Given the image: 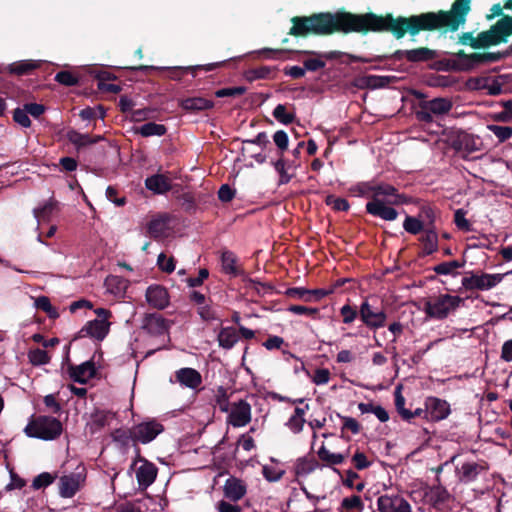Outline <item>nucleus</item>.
<instances>
[{
	"mask_svg": "<svg viewBox=\"0 0 512 512\" xmlns=\"http://www.w3.org/2000/svg\"><path fill=\"white\" fill-rule=\"evenodd\" d=\"M440 15L428 14L422 16H411L409 18L398 17L394 19L375 14L353 15L340 13L335 16L331 14H319L312 17L293 18V26L290 34L294 36H306L308 34H329L335 30L349 31H383L390 30L397 38L405 33L415 35L420 28H431L437 26Z\"/></svg>",
	"mask_w": 512,
	"mask_h": 512,
	"instance_id": "obj_1",
	"label": "nucleus"
},
{
	"mask_svg": "<svg viewBox=\"0 0 512 512\" xmlns=\"http://www.w3.org/2000/svg\"><path fill=\"white\" fill-rule=\"evenodd\" d=\"M360 193L370 198L366 204V211L375 217L385 221H394L398 213L392 207L405 203V197L397 193V190L389 184L362 185Z\"/></svg>",
	"mask_w": 512,
	"mask_h": 512,
	"instance_id": "obj_2",
	"label": "nucleus"
},
{
	"mask_svg": "<svg viewBox=\"0 0 512 512\" xmlns=\"http://www.w3.org/2000/svg\"><path fill=\"white\" fill-rule=\"evenodd\" d=\"M471 1L472 0H456L452 4L450 11H439L434 13V15H440L437 26L431 28H420L419 31L434 30L442 27H446L451 31H456L460 26L464 25L466 16L470 11ZM429 14H433V12H429ZM423 15H428V13H423ZM419 16H422V14Z\"/></svg>",
	"mask_w": 512,
	"mask_h": 512,
	"instance_id": "obj_3",
	"label": "nucleus"
},
{
	"mask_svg": "<svg viewBox=\"0 0 512 512\" xmlns=\"http://www.w3.org/2000/svg\"><path fill=\"white\" fill-rule=\"evenodd\" d=\"M61 422L50 416H39L31 420L25 427V433L29 437L42 440H54L62 433Z\"/></svg>",
	"mask_w": 512,
	"mask_h": 512,
	"instance_id": "obj_4",
	"label": "nucleus"
},
{
	"mask_svg": "<svg viewBox=\"0 0 512 512\" xmlns=\"http://www.w3.org/2000/svg\"><path fill=\"white\" fill-rule=\"evenodd\" d=\"M462 302L459 296L442 294L427 300L424 304V312L430 318L442 320L455 312Z\"/></svg>",
	"mask_w": 512,
	"mask_h": 512,
	"instance_id": "obj_5",
	"label": "nucleus"
},
{
	"mask_svg": "<svg viewBox=\"0 0 512 512\" xmlns=\"http://www.w3.org/2000/svg\"><path fill=\"white\" fill-rule=\"evenodd\" d=\"M510 34H512V17H504L491 29L481 32L476 38H473L470 45L473 48L497 45L505 41Z\"/></svg>",
	"mask_w": 512,
	"mask_h": 512,
	"instance_id": "obj_6",
	"label": "nucleus"
},
{
	"mask_svg": "<svg viewBox=\"0 0 512 512\" xmlns=\"http://www.w3.org/2000/svg\"><path fill=\"white\" fill-rule=\"evenodd\" d=\"M97 318L88 321L78 332V338L89 337L97 341H102L108 335L111 327L109 321L112 317L110 310L105 308H97L94 310Z\"/></svg>",
	"mask_w": 512,
	"mask_h": 512,
	"instance_id": "obj_7",
	"label": "nucleus"
},
{
	"mask_svg": "<svg viewBox=\"0 0 512 512\" xmlns=\"http://www.w3.org/2000/svg\"><path fill=\"white\" fill-rule=\"evenodd\" d=\"M499 52L471 53L458 52L455 54L453 64L461 71H469L484 63L497 62L502 58Z\"/></svg>",
	"mask_w": 512,
	"mask_h": 512,
	"instance_id": "obj_8",
	"label": "nucleus"
},
{
	"mask_svg": "<svg viewBox=\"0 0 512 512\" xmlns=\"http://www.w3.org/2000/svg\"><path fill=\"white\" fill-rule=\"evenodd\" d=\"M87 478V470L85 466L79 465L75 471L65 474L59 478V494L63 498H71L80 491Z\"/></svg>",
	"mask_w": 512,
	"mask_h": 512,
	"instance_id": "obj_9",
	"label": "nucleus"
},
{
	"mask_svg": "<svg viewBox=\"0 0 512 512\" xmlns=\"http://www.w3.org/2000/svg\"><path fill=\"white\" fill-rule=\"evenodd\" d=\"M379 512H411V505L399 493H385L377 498Z\"/></svg>",
	"mask_w": 512,
	"mask_h": 512,
	"instance_id": "obj_10",
	"label": "nucleus"
},
{
	"mask_svg": "<svg viewBox=\"0 0 512 512\" xmlns=\"http://www.w3.org/2000/svg\"><path fill=\"white\" fill-rule=\"evenodd\" d=\"M251 410V405L248 402L234 401L227 411L226 422L235 428L244 427L251 421Z\"/></svg>",
	"mask_w": 512,
	"mask_h": 512,
	"instance_id": "obj_11",
	"label": "nucleus"
},
{
	"mask_svg": "<svg viewBox=\"0 0 512 512\" xmlns=\"http://www.w3.org/2000/svg\"><path fill=\"white\" fill-rule=\"evenodd\" d=\"M164 430L162 424L152 420L132 427L130 437L133 441L147 444L153 441Z\"/></svg>",
	"mask_w": 512,
	"mask_h": 512,
	"instance_id": "obj_12",
	"label": "nucleus"
},
{
	"mask_svg": "<svg viewBox=\"0 0 512 512\" xmlns=\"http://www.w3.org/2000/svg\"><path fill=\"white\" fill-rule=\"evenodd\" d=\"M359 316L361 321L372 330H377L385 326L387 314L383 310H376L368 301L360 305Z\"/></svg>",
	"mask_w": 512,
	"mask_h": 512,
	"instance_id": "obj_13",
	"label": "nucleus"
},
{
	"mask_svg": "<svg viewBox=\"0 0 512 512\" xmlns=\"http://www.w3.org/2000/svg\"><path fill=\"white\" fill-rule=\"evenodd\" d=\"M425 419L429 421H440L450 413L449 404L437 397H428L425 400Z\"/></svg>",
	"mask_w": 512,
	"mask_h": 512,
	"instance_id": "obj_14",
	"label": "nucleus"
},
{
	"mask_svg": "<svg viewBox=\"0 0 512 512\" xmlns=\"http://www.w3.org/2000/svg\"><path fill=\"white\" fill-rule=\"evenodd\" d=\"M170 381L178 383L183 388L197 390L202 384V376L196 369L185 367L177 370L174 373V380Z\"/></svg>",
	"mask_w": 512,
	"mask_h": 512,
	"instance_id": "obj_15",
	"label": "nucleus"
},
{
	"mask_svg": "<svg viewBox=\"0 0 512 512\" xmlns=\"http://www.w3.org/2000/svg\"><path fill=\"white\" fill-rule=\"evenodd\" d=\"M224 496L230 501L237 502L247 493L246 483L236 477H229L223 486Z\"/></svg>",
	"mask_w": 512,
	"mask_h": 512,
	"instance_id": "obj_16",
	"label": "nucleus"
},
{
	"mask_svg": "<svg viewBox=\"0 0 512 512\" xmlns=\"http://www.w3.org/2000/svg\"><path fill=\"white\" fill-rule=\"evenodd\" d=\"M146 300L150 306L156 309H164L169 304L167 290L160 285H151L146 290Z\"/></svg>",
	"mask_w": 512,
	"mask_h": 512,
	"instance_id": "obj_17",
	"label": "nucleus"
},
{
	"mask_svg": "<svg viewBox=\"0 0 512 512\" xmlns=\"http://www.w3.org/2000/svg\"><path fill=\"white\" fill-rule=\"evenodd\" d=\"M128 286L129 281L117 275H109L104 281L106 293L117 299L123 298L125 296Z\"/></svg>",
	"mask_w": 512,
	"mask_h": 512,
	"instance_id": "obj_18",
	"label": "nucleus"
},
{
	"mask_svg": "<svg viewBox=\"0 0 512 512\" xmlns=\"http://www.w3.org/2000/svg\"><path fill=\"white\" fill-rule=\"evenodd\" d=\"M143 329L151 335H164L168 332V322L159 314H148L143 320Z\"/></svg>",
	"mask_w": 512,
	"mask_h": 512,
	"instance_id": "obj_19",
	"label": "nucleus"
},
{
	"mask_svg": "<svg viewBox=\"0 0 512 512\" xmlns=\"http://www.w3.org/2000/svg\"><path fill=\"white\" fill-rule=\"evenodd\" d=\"M396 59H407L410 62H423L435 57V52L429 48L421 47L412 50H398L395 52Z\"/></svg>",
	"mask_w": 512,
	"mask_h": 512,
	"instance_id": "obj_20",
	"label": "nucleus"
},
{
	"mask_svg": "<svg viewBox=\"0 0 512 512\" xmlns=\"http://www.w3.org/2000/svg\"><path fill=\"white\" fill-rule=\"evenodd\" d=\"M169 216L159 215L150 220L147 225V233L154 239L163 238L169 232Z\"/></svg>",
	"mask_w": 512,
	"mask_h": 512,
	"instance_id": "obj_21",
	"label": "nucleus"
},
{
	"mask_svg": "<svg viewBox=\"0 0 512 512\" xmlns=\"http://www.w3.org/2000/svg\"><path fill=\"white\" fill-rule=\"evenodd\" d=\"M95 365L91 361H86L78 366L69 368V375L75 382L87 383L95 375Z\"/></svg>",
	"mask_w": 512,
	"mask_h": 512,
	"instance_id": "obj_22",
	"label": "nucleus"
},
{
	"mask_svg": "<svg viewBox=\"0 0 512 512\" xmlns=\"http://www.w3.org/2000/svg\"><path fill=\"white\" fill-rule=\"evenodd\" d=\"M156 476V466L148 461H142L141 465L136 470L138 484L144 488L150 486L155 481Z\"/></svg>",
	"mask_w": 512,
	"mask_h": 512,
	"instance_id": "obj_23",
	"label": "nucleus"
},
{
	"mask_svg": "<svg viewBox=\"0 0 512 512\" xmlns=\"http://www.w3.org/2000/svg\"><path fill=\"white\" fill-rule=\"evenodd\" d=\"M145 186L155 194H164L171 189V179L164 174H154L146 178Z\"/></svg>",
	"mask_w": 512,
	"mask_h": 512,
	"instance_id": "obj_24",
	"label": "nucleus"
},
{
	"mask_svg": "<svg viewBox=\"0 0 512 512\" xmlns=\"http://www.w3.org/2000/svg\"><path fill=\"white\" fill-rule=\"evenodd\" d=\"M502 280L499 274L475 275L469 279V287L479 290H489L495 287Z\"/></svg>",
	"mask_w": 512,
	"mask_h": 512,
	"instance_id": "obj_25",
	"label": "nucleus"
},
{
	"mask_svg": "<svg viewBox=\"0 0 512 512\" xmlns=\"http://www.w3.org/2000/svg\"><path fill=\"white\" fill-rule=\"evenodd\" d=\"M285 474V469L279 461L271 459L270 463L262 466V475L269 482L279 481Z\"/></svg>",
	"mask_w": 512,
	"mask_h": 512,
	"instance_id": "obj_26",
	"label": "nucleus"
},
{
	"mask_svg": "<svg viewBox=\"0 0 512 512\" xmlns=\"http://www.w3.org/2000/svg\"><path fill=\"white\" fill-rule=\"evenodd\" d=\"M425 107L428 111L432 112L434 116H441L447 114L452 109V102L447 98H434L425 101Z\"/></svg>",
	"mask_w": 512,
	"mask_h": 512,
	"instance_id": "obj_27",
	"label": "nucleus"
},
{
	"mask_svg": "<svg viewBox=\"0 0 512 512\" xmlns=\"http://www.w3.org/2000/svg\"><path fill=\"white\" fill-rule=\"evenodd\" d=\"M305 409L296 407L289 417L285 426L294 434H298L303 430L305 424Z\"/></svg>",
	"mask_w": 512,
	"mask_h": 512,
	"instance_id": "obj_28",
	"label": "nucleus"
},
{
	"mask_svg": "<svg viewBox=\"0 0 512 512\" xmlns=\"http://www.w3.org/2000/svg\"><path fill=\"white\" fill-rule=\"evenodd\" d=\"M212 100L203 97H192L181 101V107L188 111H202L213 107Z\"/></svg>",
	"mask_w": 512,
	"mask_h": 512,
	"instance_id": "obj_29",
	"label": "nucleus"
},
{
	"mask_svg": "<svg viewBox=\"0 0 512 512\" xmlns=\"http://www.w3.org/2000/svg\"><path fill=\"white\" fill-rule=\"evenodd\" d=\"M58 203L52 198L46 201L43 205L34 209V216L38 223L48 222L54 212L57 210Z\"/></svg>",
	"mask_w": 512,
	"mask_h": 512,
	"instance_id": "obj_30",
	"label": "nucleus"
},
{
	"mask_svg": "<svg viewBox=\"0 0 512 512\" xmlns=\"http://www.w3.org/2000/svg\"><path fill=\"white\" fill-rule=\"evenodd\" d=\"M239 340V334L233 327L222 328L218 334L219 345L224 349H231Z\"/></svg>",
	"mask_w": 512,
	"mask_h": 512,
	"instance_id": "obj_31",
	"label": "nucleus"
},
{
	"mask_svg": "<svg viewBox=\"0 0 512 512\" xmlns=\"http://www.w3.org/2000/svg\"><path fill=\"white\" fill-rule=\"evenodd\" d=\"M67 138L77 148L97 143L103 139L101 136L91 137L89 134H82L75 130L69 131L67 133Z\"/></svg>",
	"mask_w": 512,
	"mask_h": 512,
	"instance_id": "obj_32",
	"label": "nucleus"
},
{
	"mask_svg": "<svg viewBox=\"0 0 512 512\" xmlns=\"http://www.w3.org/2000/svg\"><path fill=\"white\" fill-rule=\"evenodd\" d=\"M339 512H363L364 502L359 495H351L342 499Z\"/></svg>",
	"mask_w": 512,
	"mask_h": 512,
	"instance_id": "obj_33",
	"label": "nucleus"
},
{
	"mask_svg": "<svg viewBox=\"0 0 512 512\" xmlns=\"http://www.w3.org/2000/svg\"><path fill=\"white\" fill-rule=\"evenodd\" d=\"M41 64V61L34 60H23L19 62H15L10 64L7 69L10 73L16 75H25L30 73L32 70L38 68Z\"/></svg>",
	"mask_w": 512,
	"mask_h": 512,
	"instance_id": "obj_34",
	"label": "nucleus"
},
{
	"mask_svg": "<svg viewBox=\"0 0 512 512\" xmlns=\"http://www.w3.org/2000/svg\"><path fill=\"white\" fill-rule=\"evenodd\" d=\"M388 84L389 77L387 76L366 75L358 79V86L361 88L377 89L385 87Z\"/></svg>",
	"mask_w": 512,
	"mask_h": 512,
	"instance_id": "obj_35",
	"label": "nucleus"
},
{
	"mask_svg": "<svg viewBox=\"0 0 512 512\" xmlns=\"http://www.w3.org/2000/svg\"><path fill=\"white\" fill-rule=\"evenodd\" d=\"M475 83V88L486 89L489 95H499L502 92V84L495 79L479 78Z\"/></svg>",
	"mask_w": 512,
	"mask_h": 512,
	"instance_id": "obj_36",
	"label": "nucleus"
},
{
	"mask_svg": "<svg viewBox=\"0 0 512 512\" xmlns=\"http://www.w3.org/2000/svg\"><path fill=\"white\" fill-rule=\"evenodd\" d=\"M222 269L230 275H237L239 270L237 267V258L231 251H224L221 256Z\"/></svg>",
	"mask_w": 512,
	"mask_h": 512,
	"instance_id": "obj_37",
	"label": "nucleus"
},
{
	"mask_svg": "<svg viewBox=\"0 0 512 512\" xmlns=\"http://www.w3.org/2000/svg\"><path fill=\"white\" fill-rule=\"evenodd\" d=\"M318 457L323 462H326L329 465H338L344 462L345 455L341 453H332L330 452L324 445L320 447L317 452Z\"/></svg>",
	"mask_w": 512,
	"mask_h": 512,
	"instance_id": "obj_38",
	"label": "nucleus"
},
{
	"mask_svg": "<svg viewBox=\"0 0 512 512\" xmlns=\"http://www.w3.org/2000/svg\"><path fill=\"white\" fill-rule=\"evenodd\" d=\"M166 127L162 124H157L154 122H149L144 125H142L138 132L143 137H151V136H162L166 133Z\"/></svg>",
	"mask_w": 512,
	"mask_h": 512,
	"instance_id": "obj_39",
	"label": "nucleus"
},
{
	"mask_svg": "<svg viewBox=\"0 0 512 512\" xmlns=\"http://www.w3.org/2000/svg\"><path fill=\"white\" fill-rule=\"evenodd\" d=\"M273 116L278 122L284 125L291 124L295 119V114L293 112H289L287 107L283 104H278L274 108Z\"/></svg>",
	"mask_w": 512,
	"mask_h": 512,
	"instance_id": "obj_40",
	"label": "nucleus"
},
{
	"mask_svg": "<svg viewBox=\"0 0 512 512\" xmlns=\"http://www.w3.org/2000/svg\"><path fill=\"white\" fill-rule=\"evenodd\" d=\"M318 467L319 464L317 462L301 458L295 465V473L297 476L308 475Z\"/></svg>",
	"mask_w": 512,
	"mask_h": 512,
	"instance_id": "obj_41",
	"label": "nucleus"
},
{
	"mask_svg": "<svg viewBox=\"0 0 512 512\" xmlns=\"http://www.w3.org/2000/svg\"><path fill=\"white\" fill-rule=\"evenodd\" d=\"M272 72H273V69L271 67L261 66L258 68H253V69L248 70L245 73V77L249 81H255L258 79H266V78L270 77Z\"/></svg>",
	"mask_w": 512,
	"mask_h": 512,
	"instance_id": "obj_42",
	"label": "nucleus"
},
{
	"mask_svg": "<svg viewBox=\"0 0 512 512\" xmlns=\"http://www.w3.org/2000/svg\"><path fill=\"white\" fill-rule=\"evenodd\" d=\"M462 264L457 261L442 262L434 267L435 273L438 275H453L457 269L461 268Z\"/></svg>",
	"mask_w": 512,
	"mask_h": 512,
	"instance_id": "obj_43",
	"label": "nucleus"
},
{
	"mask_svg": "<svg viewBox=\"0 0 512 512\" xmlns=\"http://www.w3.org/2000/svg\"><path fill=\"white\" fill-rule=\"evenodd\" d=\"M395 406L398 413L404 420H411V411L405 408V398L401 394V388L395 390Z\"/></svg>",
	"mask_w": 512,
	"mask_h": 512,
	"instance_id": "obj_44",
	"label": "nucleus"
},
{
	"mask_svg": "<svg viewBox=\"0 0 512 512\" xmlns=\"http://www.w3.org/2000/svg\"><path fill=\"white\" fill-rule=\"evenodd\" d=\"M487 128L498 138L499 142H504L512 136V127L509 126L491 124Z\"/></svg>",
	"mask_w": 512,
	"mask_h": 512,
	"instance_id": "obj_45",
	"label": "nucleus"
},
{
	"mask_svg": "<svg viewBox=\"0 0 512 512\" xmlns=\"http://www.w3.org/2000/svg\"><path fill=\"white\" fill-rule=\"evenodd\" d=\"M477 475V465L472 462L464 463L459 469V477L462 481H471Z\"/></svg>",
	"mask_w": 512,
	"mask_h": 512,
	"instance_id": "obj_46",
	"label": "nucleus"
},
{
	"mask_svg": "<svg viewBox=\"0 0 512 512\" xmlns=\"http://www.w3.org/2000/svg\"><path fill=\"white\" fill-rule=\"evenodd\" d=\"M403 228L408 233L415 235V234H418L422 230L423 224L419 219L412 217V216H407L404 220Z\"/></svg>",
	"mask_w": 512,
	"mask_h": 512,
	"instance_id": "obj_47",
	"label": "nucleus"
},
{
	"mask_svg": "<svg viewBox=\"0 0 512 512\" xmlns=\"http://www.w3.org/2000/svg\"><path fill=\"white\" fill-rule=\"evenodd\" d=\"M29 360L34 365H43L49 362L50 357L45 350L35 349L30 351Z\"/></svg>",
	"mask_w": 512,
	"mask_h": 512,
	"instance_id": "obj_48",
	"label": "nucleus"
},
{
	"mask_svg": "<svg viewBox=\"0 0 512 512\" xmlns=\"http://www.w3.org/2000/svg\"><path fill=\"white\" fill-rule=\"evenodd\" d=\"M423 243L425 251L431 254L437 249V234L432 230H428L423 237Z\"/></svg>",
	"mask_w": 512,
	"mask_h": 512,
	"instance_id": "obj_49",
	"label": "nucleus"
},
{
	"mask_svg": "<svg viewBox=\"0 0 512 512\" xmlns=\"http://www.w3.org/2000/svg\"><path fill=\"white\" fill-rule=\"evenodd\" d=\"M454 222L456 226L463 231L471 230V224L466 218V212L462 209H458L455 211Z\"/></svg>",
	"mask_w": 512,
	"mask_h": 512,
	"instance_id": "obj_50",
	"label": "nucleus"
},
{
	"mask_svg": "<svg viewBox=\"0 0 512 512\" xmlns=\"http://www.w3.org/2000/svg\"><path fill=\"white\" fill-rule=\"evenodd\" d=\"M331 373L326 368H319L314 372L311 380L315 385H325L330 381Z\"/></svg>",
	"mask_w": 512,
	"mask_h": 512,
	"instance_id": "obj_51",
	"label": "nucleus"
},
{
	"mask_svg": "<svg viewBox=\"0 0 512 512\" xmlns=\"http://www.w3.org/2000/svg\"><path fill=\"white\" fill-rule=\"evenodd\" d=\"M157 264L159 268L167 273H171L175 270V262L173 257H167L164 253L158 256Z\"/></svg>",
	"mask_w": 512,
	"mask_h": 512,
	"instance_id": "obj_52",
	"label": "nucleus"
},
{
	"mask_svg": "<svg viewBox=\"0 0 512 512\" xmlns=\"http://www.w3.org/2000/svg\"><path fill=\"white\" fill-rule=\"evenodd\" d=\"M352 462L357 470H363L371 466V461L368 460L365 453L357 450L353 457Z\"/></svg>",
	"mask_w": 512,
	"mask_h": 512,
	"instance_id": "obj_53",
	"label": "nucleus"
},
{
	"mask_svg": "<svg viewBox=\"0 0 512 512\" xmlns=\"http://www.w3.org/2000/svg\"><path fill=\"white\" fill-rule=\"evenodd\" d=\"M274 168L280 175V184H287L291 180V176L286 171V162L280 157L275 163Z\"/></svg>",
	"mask_w": 512,
	"mask_h": 512,
	"instance_id": "obj_54",
	"label": "nucleus"
},
{
	"mask_svg": "<svg viewBox=\"0 0 512 512\" xmlns=\"http://www.w3.org/2000/svg\"><path fill=\"white\" fill-rule=\"evenodd\" d=\"M246 92V88L243 86L238 87H229V88H223L220 90H217L215 95L216 97L222 98V97H235L243 95Z\"/></svg>",
	"mask_w": 512,
	"mask_h": 512,
	"instance_id": "obj_55",
	"label": "nucleus"
},
{
	"mask_svg": "<svg viewBox=\"0 0 512 512\" xmlns=\"http://www.w3.org/2000/svg\"><path fill=\"white\" fill-rule=\"evenodd\" d=\"M35 306L38 309H41L44 312L48 313L49 316H51V317H55L57 315L56 310L52 307L49 298L46 296L38 297L35 300Z\"/></svg>",
	"mask_w": 512,
	"mask_h": 512,
	"instance_id": "obj_56",
	"label": "nucleus"
},
{
	"mask_svg": "<svg viewBox=\"0 0 512 512\" xmlns=\"http://www.w3.org/2000/svg\"><path fill=\"white\" fill-rule=\"evenodd\" d=\"M55 80L65 86H74L78 82L77 77L69 71L58 72L55 76Z\"/></svg>",
	"mask_w": 512,
	"mask_h": 512,
	"instance_id": "obj_57",
	"label": "nucleus"
},
{
	"mask_svg": "<svg viewBox=\"0 0 512 512\" xmlns=\"http://www.w3.org/2000/svg\"><path fill=\"white\" fill-rule=\"evenodd\" d=\"M288 311L296 315H307L315 317L319 310L317 308L306 307L302 305H291L288 307Z\"/></svg>",
	"mask_w": 512,
	"mask_h": 512,
	"instance_id": "obj_58",
	"label": "nucleus"
},
{
	"mask_svg": "<svg viewBox=\"0 0 512 512\" xmlns=\"http://www.w3.org/2000/svg\"><path fill=\"white\" fill-rule=\"evenodd\" d=\"M358 313L359 312L349 304L342 306L340 309V314L345 324H351L357 318Z\"/></svg>",
	"mask_w": 512,
	"mask_h": 512,
	"instance_id": "obj_59",
	"label": "nucleus"
},
{
	"mask_svg": "<svg viewBox=\"0 0 512 512\" xmlns=\"http://www.w3.org/2000/svg\"><path fill=\"white\" fill-rule=\"evenodd\" d=\"M286 294L289 297L302 299L304 301H311L310 298V290L302 287L290 288L287 290Z\"/></svg>",
	"mask_w": 512,
	"mask_h": 512,
	"instance_id": "obj_60",
	"label": "nucleus"
},
{
	"mask_svg": "<svg viewBox=\"0 0 512 512\" xmlns=\"http://www.w3.org/2000/svg\"><path fill=\"white\" fill-rule=\"evenodd\" d=\"M273 141L282 152L288 148L289 138L283 130H278L274 133Z\"/></svg>",
	"mask_w": 512,
	"mask_h": 512,
	"instance_id": "obj_61",
	"label": "nucleus"
},
{
	"mask_svg": "<svg viewBox=\"0 0 512 512\" xmlns=\"http://www.w3.org/2000/svg\"><path fill=\"white\" fill-rule=\"evenodd\" d=\"M28 115L29 114H28L27 110L25 109V107L23 109L17 108L14 111L13 118H14V121L17 122L19 125L27 128V127H30V125H31V121H30Z\"/></svg>",
	"mask_w": 512,
	"mask_h": 512,
	"instance_id": "obj_62",
	"label": "nucleus"
},
{
	"mask_svg": "<svg viewBox=\"0 0 512 512\" xmlns=\"http://www.w3.org/2000/svg\"><path fill=\"white\" fill-rule=\"evenodd\" d=\"M53 482V477L51 474L47 473V472H44V473H41L40 475H38L34 480H33V483H32V486L35 488V489H40V488H43V487H47L48 485H50L51 483Z\"/></svg>",
	"mask_w": 512,
	"mask_h": 512,
	"instance_id": "obj_63",
	"label": "nucleus"
},
{
	"mask_svg": "<svg viewBox=\"0 0 512 512\" xmlns=\"http://www.w3.org/2000/svg\"><path fill=\"white\" fill-rule=\"evenodd\" d=\"M218 512H242L240 506L221 500L216 504Z\"/></svg>",
	"mask_w": 512,
	"mask_h": 512,
	"instance_id": "obj_64",
	"label": "nucleus"
}]
</instances>
